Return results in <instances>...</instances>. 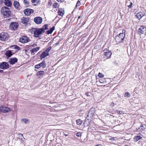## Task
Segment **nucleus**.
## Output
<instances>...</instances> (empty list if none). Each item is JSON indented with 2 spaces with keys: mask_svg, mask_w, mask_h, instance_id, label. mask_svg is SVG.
<instances>
[{
  "mask_svg": "<svg viewBox=\"0 0 146 146\" xmlns=\"http://www.w3.org/2000/svg\"><path fill=\"white\" fill-rule=\"evenodd\" d=\"M9 8L6 7H3L2 8L1 10V14L4 16L7 17H9L11 14V12L9 10Z\"/></svg>",
  "mask_w": 146,
  "mask_h": 146,
  "instance_id": "obj_1",
  "label": "nucleus"
},
{
  "mask_svg": "<svg viewBox=\"0 0 146 146\" xmlns=\"http://www.w3.org/2000/svg\"><path fill=\"white\" fill-rule=\"evenodd\" d=\"M42 30L40 29L33 28L32 29V33L33 34L34 36L38 37L42 32Z\"/></svg>",
  "mask_w": 146,
  "mask_h": 146,
  "instance_id": "obj_2",
  "label": "nucleus"
},
{
  "mask_svg": "<svg viewBox=\"0 0 146 146\" xmlns=\"http://www.w3.org/2000/svg\"><path fill=\"white\" fill-rule=\"evenodd\" d=\"M9 36L6 32H2L0 34V40L3 41H5L7 40Z\"/></svg>",
  "mask_w": 146,
  "mask_h": 146,
  "instance_id": "obj_3",
  "label": "nucleus"
},
{
  "mask_svg": "<svg viewBox=\"0 0 146 146\" xmlns=\"http://www.w3.org/2000/svg\"><path fill=\"white\" fill-rule=\"evenodd\" d=\"M11 111V109L9 108L3 106L0 107V112L5 113L10 112Z\"/></svg>",
  "mask_w": 146,
  "mask_h": 146,
  "instance_id": "obj_4",
  "label": "nucleus"
},
{
  "mask_svg": "<svg viewBox=\"0 0 146 146\" xmlns=\"http://www.w3.org/2000/svg\"><path fill=\"white\" fill-rule=\"evenodd\" d=\"M95 112L96 110L94 108H91L88 113L87 116L91 117L95 115Z\"/></svg>",
  "mask_w": 146,
  "mask_h": 146,
  "instance_id": "obj_5",
  "label": "nucleus"
},
{
  "mask_svg": "<svg viewBox=\"0 0 146 146\" xmlns=\"http://www.w3.org/2000/svg\"><path fill=\"white\" fill-rule=\"evenodd\" d=\"M136 16L139 20L143 18L146 19V16L145 15L144 13L140 12L136 14Z\"/></svg>",
  "mask_w": 146,
  "mask_h": 146,
  "instance_id": "obj_6",
  "label": "nucleus"
},
{
  "mask_svg": "<svg viewBox=\"0 0 146 146\" xmlns=\"http://www.w3.org/2000/svg\"><path fill=\"white\" fill-rule=\"evenodd\" d=\"M46 66V63L44 61H43L42 62L35 66V68L38 69L42 67L43 68H45Z\"/></svg>",
  "mask_w": 146,
  "mask_h": 146,
  "instance_id": "obj_7",
  "label": "nucleus"
},
{
  "mask_svg": "<svg viewBox=\"0 0 146 146\" xmlns=\"http://www.w3.org/2000/svg\"><path fill=\"white\" fill-rule=\"evenodd\" d=\"M29 39V38L26 36H23L20 38L19 41L22 43H24L28 42Z\"/></svg>",
  "mask_w": 146,
  "mask_h": 146,
  "instance_id": "obj_8",
  "label": "nucleus"
},
{
  "mask_svg": "<svg viewBox=\"0 0 146 146\" xmlns=\"http://www.w3.org/2000/svg\"><path fill=\"white\" fill-rule=\"evenodd\" d=\"M29 19L28 17H24L21 19V22L24 25H28L29 24Z\"/></svg>",
  "mask_w": 146,
  "mask_h": 146,
  "instance_id": "obj_9",
  "label": "nucleus"
},
{
  "mask_svg": "<svg viewBox=\"0 0 146 146\" xmlns=\"http://www.w3.org/2000/svg\"><path fill=\"white\" fill-rule=\"evenodd\" d=\"M9 66L8 63L3 62L0 64V68L2 69H6L9 68Z\"/></svg>",
  "mask_w": 146,
  "mask_h": 146,
  "instance_id": "obj_10",
  "label": "nucleus"
},
{
  "mask_svg": "<svg viewBox=\"0 0 146 146\" xmlns=\"http://www.w3.org/2000/svg\"><path fill=\"white\" fill-rule=\"evenodd\" d=\"M18 26V24L17 22L11 23L10 25V28L14 30H16Z\"/></svg>",
  "mask_w": 146,
  "mask_h": 146,
  "instance_id": "obj_11",
  "label": "nucleus"
},
{
  "mask_svg": "<svg viewBox=\"0 0 146 146\" xmlns=\"http://www.w3.org/2000/svg\"><path fill=\"white\" fill-rule=\"evenodd\" d=\"M34 21L36 24H40L42 21V19L40 17H36L34 18Z\"/></svg>",
  "mask_w": 146,
  "mask_h": 146,
  "instance_id": "obj_12",
  "label": "nucleus"
},
{
  "mask_svg": "<svg viewBox=\"0 0 146 146\" xmlns=\"http://www.w3.org/2000/svg\"><path fill=\"white\" fill-rule=\"evenodd\" d=\"M34 12L33 9H27L24 11L25 14L27 16L30 15L31 13H33Z\"/></svg>",
  "mask_w": 146,
  "mask_h": 146,
  "instance_id": "obj_13",
  "label": "nucleus"
},
{
  "mask_svg": "<svg viewBox=\"0 0 146 146\" xmlns=\"http://www.w3.org/2000/svg\"><path fill=\"white\" fill-rule=\"evenodd\" d=\"M139 33L141 34H144L146 33V28L143 26H141L138 30Z\"/></svg>",
  "mask_w": 146,
  "mask_h": 146,
  "instance_id": "obj_14",
  "label": "nucleus"
},
{
  "mask_svg": "<svg viewBox=\"0 0 146 146\" xmlns=\"http://www.w3.org/2000/svg\"><path fill=\"white\" fill-rule=\"evenodd\" d=\"M40 49L39 47L34 48H32L29 51V52L32 55L35 54V52H37Z\"/></svg>",
  "mask_w": 146,
  "mask_h": 146,
  "instance_id": "obj_15",
  "label": "nucleus"
},
{
  "mask_svg": "<svg viewBox=\"0 0 146 146\" xmlns=\"http://www.w3.org/2000/svg\"><path fill=\"white\" fill-rule=\"evenodd\" d=\"M125 33V31L123 30L122 31V33H120L118 35V37L121 38V40H123L124 38Z\"/></svg>",
  "mask_w": 146,
  "mask_h": 146,
  "instance_id": "obj_16",
  "label": "nucleus"
},
{
  "mask_svg": "<svg viewBox=\"0 0 146 146\" xmlns=\"http://www.w3.org/2000/svg\"><path fill=\"white\" fill-rule=\"evenodd\" d=\"M9 60V63L11 64H13L17 62V59L16 58H11Z\"/></svg>",
  "mask_w": 146,
  "mask_h": 146,
  "instance_id": "obj_17",
  "label": "nucleus"
},
{
  "mask_svg": "<svg viewBox=\"0 0 146 146\" xmlns=\"http://www.w3.org/2000/svg\"><path fill=\"white\" fill-rule=\"evenodd\" d=\"M58 13L59 15L62 17L64 13V9L62 8L59 9Z\"/></svg>",
  "mask_w": 146,
  "mask_h": 146,
  "instance_id": "obj_18",
  "label": "nucleus"
},
{
  "mask_svg": "<svg viewBox=\"0 0 146 146\" xmlns=\"http://www.w3.org/2000/svg\"><path fill=\"white\" fill-rule=\"evenodd\" d=\"M48 55V53H47L46 52V51H45L40 55V57L41 59L43 58Z\"/></svg>",
  "mask_w": 146,
  "mask_h": 146,
  "instance_id": "obj_19",
  "label": "nucleus"
},
{
  "mask_svg": "<svg viewBox=\"0 0 146 146\" xmlns=\"http://www.w3.org/2000/svg\"><path fill=\"white\" fill-rule=\"evenodd\" d=\"M4 3L5 5L8 7L11 6L12 4L10 0H5Z\"/></svg>",
  "mask_w": 146,
  "mask_h": 146,
  "instance_id": "obj_20",
  "label": "nucleus"
},
{
  "mask_svg": "<svg viewBox=\"0 0 146 146\" xmlns=\"http://www.w3.org/2000/svg\"><path fill=\"white\" fill-rule=\"evenodd\" d=\"M5 54L6 56L10 57L13 55V52L11 50H7Z\"/></svg>",
  "mask_w": 146,
  "mask_h": 146,
  "instance_id": "obj_21",
  "label": "nucleus"
},
{
  "mask_svg": "<svg viewBox=\"0 0 146 146\" xmlns=\"http://www.w3.org/2000/svg\"><path fill=\"white\" fill-rule=\"evenodd\" d=\"M31 2L34 5H36L40 3V1L39 0H31Z\"/></svg>",
  "mask_w": 146,
  "mask_h": 146,
  "instance_id": "obj_22",
  "label": "nucleus"
},
{
  "mask_svg": "<svg viewBox=\"0 0 146 146\" xmlns=\"http://www.w3.org/2000/svg\"><path fill=\"white\" fill-rule=\"evenodd\" d=\"M55 27H52L49 30L46 31V32L47 34H50L52 33L53 31L54 30Z\"/></svg>",
  "mask_w": 146,
  "mask_h": 146,
  "instance_id": "obj_23",
  "label": "nucleus"
},
{
  "mask_svg": "<svg viewBox=\"0 0 146 146\" xmlns=\"http://www.w3.org/2000/svg\"><path fill=\"white\" fill-rule=\"evenodd\" d=\"M18 138L21 139V142H23V138L25 139L23 137V135L21 134H19L18 135Z\"/></svg>",
  "mask_w": 146,
  "mask_h": 146,
  "instance_id": "obj_24",
  "label": "nucleus"
},
{
  "mask_svg": "<svg viewBox=\"0 0 146 146\" xmlns=\"http://www.w3.org/2000/svg\"><path fill=\"white\" fill-rule=\"evenodd\" d=\"M13 5L16 8H18L19 6V2L17 1H15L14 2Z\"/></svg>",
  "mask_w": 146,
  "mask_h": 146,
  "instance_id": "obj_25",
  "label": "nucleus"
},
{
  "mask_svg": "<svg viewBox=\"0 0 146 146\" xmlns=\"http://www.w3.org/2000/svg\"><path fill=\"white\" fill-rule=\"evenodd\" d=\"M48 27L47 25L46 24V25H44L43 26L42 28H40V29L42 30H43L42 31V32L43 33H44L45 32V31L46 30L48 29Z\"/></svg>",
  "mask_w": 146,
  "mask_h": 146,
  "instance_id": "obj_26",
  "label": "nucleus"
},
{
  "mask_svg": "<svg viewBox=\"0 0 146 146\" xmlns=\"http://www.w3.org/2000/svg\"><path fill=\"white\" fill-rule=\"evenodd\" d=\"M142 138V137L139 135H138L135 136L134 137V141H137L139 139H141Z\"/></svg>",
  "mask_w": 146,
  "mask_h": 146,
  "instance_id": "obj_27",
  "label": "nucleus"
},
{
  "mask_svg": "<svg viewBox=\"0 0 146 146\" xmlns=\"http://www.w3.org/2000/svg\"><path fill=\"white\" fill-rule=\"evenodd\" d=\"M111 53L110 51H108V52L106 53H104V55L107 57V58L110 57L111 55Z\"/></svg>",
  "mask_w": 146,
  "mask_h": 146,
  "instance_id": "obj_28",
  "label": "nucleus"
},
{
  "mask_svg": "<svg viewBox=\"0 0 146 146\" xmlns=\"http://www.w3.org/2000/svg\"><path fill=\"white\" fill-rule=\"evenodd\" d=\"M12 47L13 49H15L17 50H21V48L17 45H13L12 46Z\"/></svg>",
  "mask_w": 146,
  "mask_h": 146,
  "instance_id": "obj_29",
  "label": "nucleus"
},
{
  "mask_svg": "<svg viewBox=\"0 0 146 146\" xmlns=\"http://www.w3.org/2000/svg\"><path fill=\"white\" fill-rule=\"evenodd\" d=\"M44 74V71H40L38 72L37 73V75L38 76H41L42 75H43Z\"/></svg>",
  "mask_w": 146,
  "mask_h": 146,
  "instance_id": "obj_30",
  "label": "nucleus"
},
{
  "mask_svg": "<svg viewBox=\"0 0 146 146\" xmlns=\"http://www.w3.org/2000/svg\"><path fill=\"white\" fill-rule=\"evenodd\" d=\"M82 121L80 119H78L76 120V123L78 125H80L82 124Z\"/></svg>",
  "mask_w": 146,
  "mask_h": 146,
  "instance_id": "obj_31",
  "label": "nucleus"
},
{
  "mask_svg": "<svg viewBox=\"0 0 146 146\" xmlns=\"http://www.w3.org/2000/svg\"><path fill=\"white\" fill-rule=\"evenodd\" d=\"M23 2L25 4V6L27 7H28L29 5V2L27 0H24Z\"/></svg>",
  "mask_w": 146,
  "mask_h": 146,
  "instance_id": "obj_32",
  "label": "nucleus"
},
{
  "mask_svg": "<svg viewBox=\"0 0 146 146\" xmlns=\"http://www.w3.org/2000/svg\"><path fill=\"white\" fill-rule=\"evenodd\" d=\"M131 96V95L129 93L127 92L125 93L124 96L125 97H126L127 98H129Z\"/></svg>",
  "mask_w": 146,
  "mask_h": 146,
  "instance_id": "obj_33",
  "label": "nucleus"
},
{
  "mask_svg": "<svg viewBox=\"0 0 146 146\" xmlns=\"http://www.w3.org/2000/svg\"><path fill=\"white\" fill-rule=\"evenodd\" d=\"M22 121L25 123H27L29 122V121L28 119H22Z\"/></svg>",
  "mask_w": 146,
  "mask_h": 146,
  "instance_id": "obj_34",
  "label": "nucleus"
},
{
  "mask_svg": "<svg viewBox=\"0 0 146 146\" xmlns=\"http://www.w3.org/2000/svg\"><path fill=\"white\" fill-rule=\"evenodd\" d=\"M59 6V5H58L57 3H54L53 5V8H56L58 7Z\"/></svg>",
  "mask_w": 146,
  "mask_h": 146,
  "instance_id": "obj_35",
  "label": "nucleus"
},
{
  "mask_svg": "<svg viewBox=\"0 0 146 146\" xmlns=\"http://www.w3.org/2000/svg\"><path fill=\"white\" fill-rule=\"evenodd\" d=\"M104 75L101 73H99L98 74V76L100 78H103Z\"/></svg>",
  "mask_w": 146,
  "mask_h": 146,
  "instance_id": "obj_36",
  "label": "nucleus"
},
{
  "mask_svg": "<svg viewBox=\"0 0 146 146\" xmlns=\"http://www.w3.org/2000/svg\"><path fill=\"white\" fill-rule=\"evenodd\" d=\"M81 3L80 1H77V3H76V7H78L80 6V5Z\"/></svg>",
  "mask_w": 146,
  "mask_h": 146,
  "instance_id": "obj_37",
  "label": "nucleus"
},
{
  "mask_svg": "<svg viewBox=\"0 0 146 146\" xmlns=\"http://www.w3.org/2000/svg\"><path fill=\"white\" fill-rule=\"evenodd\" d=\"M51 47H49L45 51L47 53H48V52L51 50Z\"/></svg>",
  "mask_w": 146,
  "mask_h": 146,
  "instance_id": "obj_38",
  "label": "nucleus"
},
{
  "mask_svg": "<svg viewBox=\"0 0 146 146\" xmlns=\"http://www.w3.org/2000/svg\"><path fill=\"white\" fill-rule=\"evenodd\" d=\"M116 112L118 114H121L123 113V111H119L118 110H116Z\"/></svg>",
  "mask_w": 146,
  "mask_h": 146,
  "instance_id": "obj_39",
  "label": "nucleus"
},
{
  "mask_svg": "<svg viewBox=\"0 0 146 146\" xmlns=\"http://www.w3.org/2000/svg\"><path fill=\"white\" fill-rule=\"evenodd\" d=\"M105 80V79H102L100 80L99 82L101 83H103L104 82V81Z\"/></svg>",
  "mask_w": 146,
  "mask_h": 146,
  "instance_id": "obj_40",
  "label": "nucleus"
},
{
  "mask_svg": "<svg viewBox=\"0 0 146 146\" xmlns=\"http://www.w3.org/2000/svg\"><path fill=\"white\" fill-rule=\"evenodd\" d=\"M103 51L104 52V53H106L110 51L109 50L105 48L104 50Z\"/></svg>",
  "mask_w": 146,
  "mask_h": 146,
  "instance_id": "obj_41",
  "label": "nucleus"
},
{
  "mask_svg": "<svg viewBox=\"0 0 146 146\" xmlns=\"http://www.w3.org/2000/svg\"><path fill=\"white\" fill-rule=\"evenodd\" d=\"M76 135L78 137H80L81 135V133L80 132L77 133Z\"/></svg>",
  "mask_w": 146,
  "mask_h": 146,
  "instance_id": "obj_42",
  "label": "nucleus"
},
{
  "mask_svg": "<svg viewBox=\"0 0 146 146\" xmlns=\"http://www.w3.org/2000/svg\"><path fill=\"white\" fill-rule=\"evenodd\" d=\"M130 5H127V6L129 7V8H131L132 7V5H133V3H132V2H130Z\"/></svg>",
  "mask_w": 146,
  "mask_h": 146,
  "instance_id": "obj_43",
  "label": "nucleus"
},
{
  "mask_svg": "<svg viewBox=\"0 0 146 146\" xmlns=\"http://www.w3.org/2000/svg\"><path fill=\"white\" fill-rule=\"evenodd\" d=\"M140 128L142 130H143L145 129V128L143 127V125H141Z\"/></svg>",
  "mask_w": 146,
  "mask_h": 146,
  "instance_id": "obj_44",
  "label": "nucleus"
},
{
  "mask_svg": "<svg viewBox=\"0 0 146 146\" xmlns=\"http://www.w3.org/2000/svg\"><path fill=\"white\" fill-rule=\"evenodd\" d=\"M85 94L87 96H90L91 94V93L90 92H86Z\"/></svg>",
  "mask_w": 146,
  "mask_h": 146,
  "instance_id": "obj_45",
  "label": "nucleus"
},
{
  "mask_svg": "<svg viewBox=\"0 0 146 146\" xmlns=\"http://www.w3.org/2000/svg\"><path fill=\"white\" fill-rule=\"evenodd\" d=\"M110 140H113H113H115V139H114V137L110 138Z\"/></svg>",
  "mask_w": 146,
  "mask_h": 146,
  "instance_id": "obj_46",
  "label": "nucleus"
},
{
  "mask_svg": "<svg viewBox=\"0 0 146 146\" xmlns=\"http://www.w3.org/2000/svg\"><path fill=\"white\" fill-rule=\"evenodd\" d=\"M111 106H113L114 105V103H113V102H112L111 104Z\"/></svg>",
  "mask_w": 146,
  "mask_h": 146,
  "instance_id": "obj_47",
  "label": "nucleus"
},
{
  "mask_svg": "<svg viewBox=\"0 0 146 146\" xmlns=\"http://www.w3.org/2000/svg\"><path fill=\"white\" fill-rule=\"evenodd\" d=\"M31 45L33 47H35V46H36V44H31Z\"/></svg>",
  "mask_w": 146,
  "mask_h": 146,
  "instance_id": "obj_48",
  "label": "nucleus"
},
{
  "mask_svg": "<svg viewBox=\"0 0 146 146\" xmlns=\"http://www.w3.org/2000/svg\"><path fill=\"white\" fill-rule=\"evenodd\" d=\"M96 146H102V145L101 144H98L96 145Z\"/></svg>",
  "mask_w": 146,
  "mask_h": 146,
  "instance_id": "obj_49",
  "label": "nucleus"
},
{
  "mask_svg": "<svg viewBox=\"0 0 146 146\" xmlns=\"http://www.w3.org/2000/svg\"><path fill=\"white\" fill-rule=\"evenodd\" d=\"M3 72V70H0V73H2Z\"/></svg>",
  "mask_w": 146,
  "mask_h": 146,
  "instance_id": "obj_50",
  "label": "nucleus"
},
{
  "mask_svg": "<svg viewBox=\"0 0 146 146\" xmlns=\"http://www.w3.org/2000/svg\"><path fill=\"white\" fill-rule=\"evenodd\" d=\"M56 0L57 1H58L59 2V1H61V0Z\"/></svg>",
  "mask_w": 146,
  "mask_h": 146,
  "instance_id": "obj_51",
  "label": "nucleus"
},
{
  "mask_svg": "<svg viewBox=\"0 0 146 146\" xmlns=\"http://www.w3.org/2000/svg\"><path fill=\"white\" fill-rule=\"evenodd\" d=\"M48 3H49V4H50V5H51V2H49Z\"/></svg>",
  "mask_w": 146,
  "mask_h": 146,
  "instance_id": "obj_52",
  "label": "nucleus"
},
{
  "mask_svg": "<svg viewBox=\"0 0 146 146\" xmlns=\"http://www.w3.org/2000/svg\"><path fill=\"white\" fill-rule=\"evenodd\" d=\"M80 18V16H79L78 17V19H79Z\"/></svg>",
  "mask_w": 146,
  "mask_h": 146,
  "instance_id": "obj_53",
  "label": "nucleus"
},
{
  "mask_svg": "<svg viewBox=\"0 0 146 146\" xmlns=\"http://www.w3.org/2000/svg\"><path fill=\"white\" fill-rule=\"evenodd\" d=\"M128 1H127V4H128Z\"/></svg>",
  "mask_w": 146,
  "mask_h": 146,
  "instance_id": "obj_54",
  "label": "nucleus"
}]
</instances>
